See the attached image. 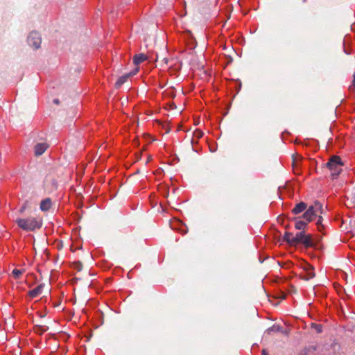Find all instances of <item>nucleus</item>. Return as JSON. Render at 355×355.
Returning <instances> with one entry per match:
<instances>
[{"label":"nucleus","instance_id":"6","mask_svg":"<svg viewBox=\"0 0 355 355\" xmlns=\"http://www.w3.org/2000/svg\"><path fill=\"white\" fill-rule=\"evenodd\" d=\"M137 69L135 70L132 72H130V73H128V74L121 76L116 82V84H115L116 87H120L124 83H125L127 81L128 78L130 76L135 75L137 73Z\"/></svg>","mask_w":355,"mask_h":355},{"label":"nucleus","instance_id":"14","mask_svg":"<svg viewBox=\"0 0 355 355\" xmlns=\"http://www.w3.org/2000/svg\"><path fill=\"white\" fill-rule=\"evenodd\" d=\"M203 135V132L200 130H196L193 133V139H191V143L197 142L199 139H200Z\"/></svg>","mask_w":355,"mask_h":355},{"label":"nucleus","instance_id":"21","mask_svg":"<svg viewBox=\"0 0 355 355\" xmlns=\"http://www.w3.org/2000/svg\"><path fill=\"white\" fill-rule=\"evenodd\" d=\"M316 327V330L318 332H320L321 331V327L319 326V325H315Z\"/></svg>","mask_w":355,"mask_h":355},{"label":"nucleus","instance_id":"15","mask_svg":"<svg viewBox=\"0 0 355 355\" xmlns=\"http://www.w3.org/2000/svg\"><path fill=\"white\" fill-rule=\"evenodd\" d=\"M307 225V222L303 221V220H298L295 223V228L297 230H304L306 228Z\"/></svg>","mask_w":355,"mask_h":355},{"label":"nucleus","instance_id":"2","mask_svg":"<svg viewBox=\"0 0 355 355\" xmlns=\"http://www.w3.org/2000/svg\"><path fill=\"white\" fill-rule=\"evenodd\" d=\"M318 213L322 214V205L320 202L316 201L313 205H311L307 209L302 217L307 223H309L313 220V218L317 216Z\"/></svg>","mask_w":355,"mask_h":355},{"label":"nucleus","instance_id":"12","mask_svg":"<svg viewBox=\"0 0 355 355\" xmlns=\"http://www.w3.org/2000/svg\"><path fill=\"white\" fill-rule=\"evenodd\" d=\"M42 288H43V285H42V284L39 285L38 286H37L36 288H35L34 289L31 290L29 292L30 296L31 297H36L37 296H38L40 294L42 293Z\"/></svg>","mask_w":355,"mask_h":355},{"label":"nucleus","instance_id":"20","mask_svg":"<svg viewBox=\"0 0 355 355\" xmlns=\"http://www.w3.org/2000/svg\"><path fill=\"white\" fill-rule=\"evenodd\" d=\"M322 220V218L321 216H319V218H318V220L317 221V225H318V227H319V225H321Z\"/></svg>","mask_w":355,"mask_h":355},{"label":"nucleus","instance_id":"25","mask_svg":"<svg viewBox=\"0 0 355 355\" xmlns=\"http://www.w3.org/2000/svg\"><path fill=\"white\" fill-rule=\"evenodd\" d=\"M263 355H266V351L265 350H263Z\"/></svg>","mask_w":355,"mask_h":355},{"label":"nucleus","instance_id":"7","mask_svg":"<svg viewBox=\"0 0 355 355\" xmlns=\"http://www.w3.org/2000/svg\"><path fill=\"white\" fill-rule=\"evenodd\" d=\"M47 148V145L45 143H40L35 146V154L36 155H41Z\"/></svg>","mask_w":355,"mask_h":355},{"label":"nucleus","instance_id":"3","mask_svg":"<svg viewBox=\"0 0 355 355\" xmlns=\"http://www.w3.org/2000/svg\"><path fill=\"white\" fill-rule=\"evenodd\" d=\"M342 165L340 158L338 156H333L327 163V166L331 171L333 176H336L339 174Z\"/></svg>","mask_w":355,"mask_h":355},{"label":"nucleus","instance_id":"17","mask_svg":"<svg viewBox=\"0 0 355 355\" xmlns=\"http://www.w3.org/2000/svg\"><path fill=\"white\" fill-rule=\"evenodd\" d=\"M302 159L300 156H296L295 157H293V164L294 166H297V162L300 161Z\"/></svg>","mask_w":355,"mask_h":355},{"label":"nucleus","instance_id":"8","mask_svg":"<svg viewBox=\"0 0 355 355\" xmlns=\"http://www.w3.org/2000/svg\"><path fill=\"white\" fill-rule=\"evenodd\" d=\"M52 203L51 200L49 198H47L43 200H42L40 203V209L42 211H46L50 209L51 207Z\"/></svg>","mask_w":355,"mask_h":355},{"label":"nucleus","instance_id":"19","mask_svg":"<svg viewBox=\"0 0 355 355\" xmlns=\"http://www.w3.org/2000/svg\"><path fill=\"white\" fill-rule=\"evenodd\" d=\"M275 331H279V327L273 326L271 328L268 329V332Z\"/></svg>","mask_w":355,"mask_h":355},{"label":"nucleus","instance_id":"16","mask_svg":"<svg viewBox=\"0 0 355 355\" xmlns=\"http://www.w3.org/2000/svg\"><path fill=\"white\" fill-rule=\"evenodd\" d=\"M24 270H21L18 269H14L12 272V275H13L15 279H19L20 275L24 273Z\"/></svg>","mask_w":355,"mask_h":355},{"label":"nucleus","instance_id":"1","mask_svg":"<svg viewBox=\"0 0 355 355\" xmlns=\"http://www.w3.org/2000/svg\"><path fill=\"white\" fill-rule=\"evenodd\" d=\"M18 226L25 231H34L42 227V221L39 218L30 217L28 218H17Z\"/></svg>","mask_w":355,"mask_h":355},{"label":"nucleus","instance_id":"4","mask_svg":"<svg viewBox=\"0 0 355 355\" xmlns=\"http://www.w3.org/2000/svg\"><path fill=\"white\" fill-rule=\"evenodd\" d=\"M303 244L305 247H311L313 242L311 235L305 234L304 232H300L295 235V245Z\"/></svg>","mask_w":355,"mask_h":355},{"label":"nucleus","instance_id":"9","mask_svg":"<svg viewBox=\"0 0 355 355\" xmlns=\"http://www.w3.org/2000/svg\"><path fill=\"white\" fill-rule=\"evenodd\" d=\"M306 209V204L305 202H301L296 205V206L293 209V213L294 214H298Z\"/></svg>","mask_w":355,"mask_h":355},{"label":"nucleus","instance_id":"23","mask_svg":"<svg viewBox=\"0 0 355 355\" xmlns=\"http://www.w3.org/2000/svg\"><path fill=\"white\" fill-rule=\"evenodd\" d=\"M163 61L164 62V63L167 64L168 62V60L166 58H164L163 59Z\"/></svg>","mask_w":355,"mask_h":355},{"label":"nucleus","instance_id":"22","mask_svg":"<svg viewBox=\"0 0 355 355\" xmlns=\"http://www.w3.org/2000/svg\"><path fill=\"white\" fill-rule=\"evenodd\" d=\"M53 102H54V103H55V104H58V103H59V100H58V99H54V100H53Z\"/></svg>","mask_w":355,"mask_h":355},{"label":"nucleus","instance_id":"18","mask_svg":"<svg viewBox=\"0 0 355 355\" xmlns=\"http://www.w3.org/2000/svg\"><path fill=\"white\" fill-rule=\"evenodd\" d=\"M27 205H28V202H25L24 203V205L21 206V207L20 208L19 212L23 213L25 211V209H26Z\"/></svg>","mask_w":355,"mask_h":355},{"label":"nucleus","instance_id":"24","mask_svg":"<svg viewBox=\"0 0 355 355\" xmlns=\"http://www.w3.org/2000/svg\"><path fill=\"white\" fill-rule=\"evenodd\" d=\"M354 86L355 87V73L354 76V81H353Z\"/></svg>","mask_w":355,"mask_h":355},{"label":"nucleus","instance_id":"10","mask_svg":"<svg viewBox=\"0 0 355 355\" xmlns=\"http://www.w3.org/2000/svg\"><path fill=\"white\" fill-rule=\"evenodd\" d=\"M284 240L288 243L290 245H295V236L292 233L286 232L284 236Z\"/></svg>","mask_w":355,"mask_h":355},{"label":"nucleus","instance_id":"13","mask_svg":"<svg viewBox=\"0 0 355 355\" xmlns=\"http://www.w3.org/2000/svg\"><path fill=\"white\" fill-rule=\"evenodd\" d=\"M315 277V273L313 271V268L311 266H308L306 274L304 276V279L309 280Z\"/></svg>","mask_w":355,"mask_h":355},{"label":"nucleus","instance_id":"11","mask_svg":"<svg viewBox=\"0 0 355 355\" xmlns=\"http://www.w3.org/2000/svg\"><path fill=\"white\" fill-rule=\"evenodd\" d=\"M147 59V56L143 53L135 55L133 62L135 65H138Z\"/></svg>","mask_w":355,"mask_h":355},{"label":"nucleus","instance_id":"5","mask_svg":"<svg viewBox=\"0 0 355 355\" xmlns=\"http://www.w3.org/2000/svg\"><path fill=\"white\" fill-rule=\"evenodd\" d=\"M42 39L40 35L37 32H32L28 37V43L29 46L37 49L40 47Z\"/></svg>","mask_w":355,"mask_h":355}]
</instances>
